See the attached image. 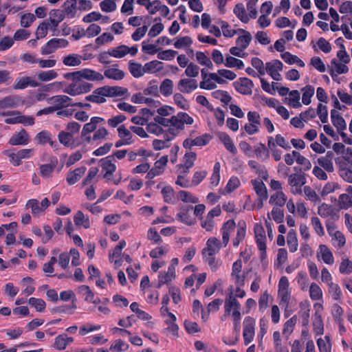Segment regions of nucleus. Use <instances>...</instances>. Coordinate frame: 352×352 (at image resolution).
I'll return each instance as SVG.
<instances>
[{
	"mask_svg": "<svg viewBox=\"0 0 352 352\" xmlns=\"http://www.w3.org/2000/svg\"><path fill=\"white\" fill-rule=\"evenodd\" d=\"M298 172L301 168L294 167ZM307 179L303 173H295L290 174L288 178V184L291 186V192L294 195H300L302 192V186L306 184Z\"/></svg>",
	"mask_w": 352,
	"mask_h": 352,
	"instance_id": "1",
	"label": "nucleus"
},
{
	"mask_svg": "<svg viewBox=\"0 0 352 352\" xmlns=\"http://www.w3.org/2000/svg\"><path fill=\"white\" fill-rule=\"evenodd\" d=\"M256 320L251 316H246L243 320V337L245 346L251 343L254 338Z\"/></svg>",
	"mask_w": 352,
	"mask_h": 352,
	"instance_id": "2",
	"label": "nucleus"
},
{
	"mask_svg": "<svg viewBox=\"0 0 352 352\" xmlns=\"http://www.w3.org/2000/svg\"><path fill=\"white\" fill-rule=\"evenodd\" d=\"M197 216H198V205L195 207L186 206L177 214V219L187 225H191L195 222Z\"/></svg>",
	"mask_w": 352,
	"mask_h": 352,
	"instance_id": "3",
	"label": "nucleus"
},
{
	"mask_svg": "<svg viewBox=\"0 0 352 352\" xmlns=\"http://www.w3.org/2000/svg\"><path fill=\"white\" fill-rule=\"evenodd\" d=\"M234 89L240 94L249 96L252 94L253 81L246 77H241L232 83Z\"/></svg>",
	"mask_w": 352,
	"mask_h": 352,
	"instance_id": "4",
	"label": "nucleus"
},
{
	"mask_svg": "<svg viewBox=\"0 0 352 352\" xmlns=\"http://www.w3.org/2000/svg\"><path fill=\"white\" fill-rule=\"evenodd\" d=\"M69 42L64 38H52L43 47H42L41 52L43 55L52 54L59 47H65L68 45Z\"/></svg>",
	"mask_w": 352,
	"mask_h": 352,
	"instance_id": "5",
	"label": "nucleus"
},
{
	"mask_svg": "<svg viewBox=\"0 0 352 352\" xmlns=\"http://www.w3.org/2000/svg\"><path fill=\"white\" fill-rule=\"evenodd\" d=\"M99 94L104 97L122 96L128 94V89L119 86H104L98 88Z\"/></svg>",
	"mask_w": 352,
	"mask_h": 352,
	"instance_id": "6",
	"label": "nucleus"
},
{
	"mask_svg": "<svg viewBox=\"0 0 352 352\" xmlns=\"http://www.w3.org/2000/svg\"><path fill=\"white\" fill-rule=\"evenodd\" d=\"M24 101L17 95H10L0 100V109L14 108L20 104H23Z\"/></svg>",
	"mask_w": 352,
	"mask_h": 352,
	"instance_id": "7",
	"label": "nucleus"
},
{
	"mask_svg": "<svg viewBox=\"0 0 352 352\" xmlns=\"http://www.w3.org/2000/svg\"><path fill=\"white\" fill-rule=\"evenodd\" d=\"M332 67L329 69V73L333 80L338 74H346L349 72V67L346 64L339 63L336 58L331 60Z\"/></svg>",
	"mask_w": 352,
	"mask_h": 352,
	"instance_id": "8",
	"label": "nucleus"
},
{
	"mask_svg": "<svg viewBox=\"0 0 352 352\" xmlns=\"http://www.w3.org/2000/svg\"><path fill=\"white\" fill-rule=\"evenodd\" d=\"M78 74L79 81H82V79L91 81L102 80L104 79L103 75L91 69H83L79 70Z\"/></svg>",
	"mask_w": 352,
	"mask_h": 352,
	"instance_id": "9",
	"label": "nucleus"
},
{
	"mask_svg": "<svg viewBox=\"0 0 352 352\" xmlns=\"http://www.w3.org/2000/svg\"><path fill=\"white\" fill-rule=\"evenodd\" d=\"M28 141L29 135L27 131L24 129H22L20 131L14 134L10 138L8 143L12 146L25 145L28 143Z\"/></svg>",
	"mask_w": 352,
	"mask_h": 352,
	"instance_id": "10",
	"label": "nucleus"
},
{
	"mask_svg": "<svg viewBox=\"0 0 352 352\" xmlns=\"http://www.w3.org/2000/svg\"><path fill=\"white\" fill-rule=\"evenodd\" d=\"M236 228V223L234 219H229L226 221L221 229L222 233V241L226 247L230 240V232Z\"/></svg>",
	"mask_w": 352,
	"mask_h": 352,
	"instance_id": "11",
	"label": "nucleus"
},
{
	"mask_svg": "<svg viewBox=\"0 0 352 352\" xmlns=\"http://www.w3.org/2000/svg\"><path fill=\"white\" fill-rule=\"evenodd\" d=\"M40 85V83L34 80L30 76H24L16 80L13 85L14 89H23L28 87H36Z\"/></svg>",
	"mask_w": 352,
	"mask_h": 352,
	"instance_id": "12",
	"label": "nucleus"
},
{
	"mask_svg": "<svg viewBox=\"0 0 352 352\" xmlns=\"http://www.w3.org/2000/svg\"><path fill=\"white\" fill-rule=\"evenodd\" d=\"M197 87V80L195 79H181L177 85L178 89L182 93H190Z\"/></svg>",
	"mask_w": 352,
	"mask_h": 352,
	"instance_id": "13",
	"label": "nucleus"
},
{
	"mask_svg": "<svg viewBox=\"0 0 352 352\" xmlns=\"http://www.w3.org/2000/svg\"><path fill=\"white\" fill-rule=\"evenodd\" d=\"M246 222L244 220H241L237 224L236 235L233 239V245L238 248L239 244L245 239L246 235Z\"/></svg>",
	"mask_w": 352,
	"mask_h": 352,
	"instance_id": "14",
	"label": "nucleus"
},
{
	"mask_svg": "<svg viewBox=\"0 0 352 352\" xmlns=\"http://www.w3.org/2000/svg\"><path fill=\"white\" fill-rule=\"evenodd\" d=\"M58 139L59 142L66 147L75 148L80 144L75 142L73 135L64 131L59 132Z\"/></svg>",
	"mask_w": 352,
	"mask_h": 352,
	"instance_id": "15",
	"label": "nucleus"
},
{
	"mask_svg": "<svg viewBox=\"0 0 352 352\" xmlns=\"http://www.w3.org/2000/svg\"><path fill=\"white\" fill-rule=\"evenodd\" d=\"M175 277V267L170 265L168 268V272L162 273L160 272L158 276L157 288H160L162 285L168 284L173 278Z\"/></svg>",
	"mask_w": 352,
	"mask_h": 352,
	"instance_id": "16",
	"label": "nucleus"
},
{
	"mask_svg": "<svg viewBox=\"0 0 352 352\" xmlns=\"http://www.w3.org/2000/svg\"><path fill=\"white\" fill-rule=\"evenodd\" d=\"M331 119L333 125L338 131H344L346 129V124L344 119L336 109L331 111Z\"/></svg>",
	"mask_w": 352,
	"mask_h": 352,
	"instance_id": "17",
	"label": "nucleus"
},
{
	"mask_svg": "<svg viewBox=\"0 0 352 352\" xmlns=\"http://www.w3.org/2000/svg\"><path fill=\"white\" fill-rule=\"evenodd\" d=\"M50 100H52L54 107H57V110H60L64 107L71 106L72 99L65 95H58L51 97Z\"/></svg>",
	"mask_w": 352,
	"mask_h": 352,
	"instance_id": "18",
	"label": "nucleus"
},
{
	"mask_svg": "<svg viewBox=\"0 0 352 352\" xmlns=\"http://www.w3.org/2000/svg\"><path fill=\"white\" fill-rule=\"evenodd\" d=\"M218 137L229 152L233 155L237 153V149L229 135L224 132H220L218 134Z\"/></svg>",
	"mask_w": 352,
	"mask_h": 352,
	"instance_id": "19",
	"label": "nucleus"
},
{
	"mask_svg": "<svg viewBox=\"0 0 352 352\" xmlns=\"http://www.w3.org/2000/svg\"><path fill=\"white\" fill-rule=\"evenodd\" d=\"M87 168L85 166H81L76 168L73 171L68 173L67 176V182L69 185H74L80 180L85 174Z\"/></svg>",
	"mask_w": 352,
	"mask_h": 352,
	"instance_id": "20",
	"label": "nucleus"
},
{
	"mask_svg": "<svg viewBox=\"0 0 352 352\" xmlns=\"http://www.w3.org/2000/svg\"><path fill=\"white\" fill-rule=\"evenodd\" d=\"M202 256L204 261L209 265L211 270L213 272L217 271L221 263L216 261L214 251L211 250L210 253L207 252V251H202Z\"/></svg>",
	"mask_w": 352,
	"mask_h": 352,
	"instance_id": "21",
	"label": "nucleus"
},
{
	"mask_svg": "<svg viewBox=\"0 0 352 352\" xmlns=\"http://www.w3.org/2000/svg\"><path fill=\"white\" fill-rule=\"evenodd\" d=\"M252 184L258 197H261V200H267V190L263 182L260 179H254L252 180Z\"/></svg>",
	"mask_w": 352,
	"mask_h": 352,
	"instance_id": "22",
	"label": "nucleus"
},
{
	"mask_svg": "<svg viewBox=\"0 0 352 352\" xmlns=\"http://www.w3.org/2000/svg\"><path fill=\"white\" fill-rule=\"evenodd\" d=\"M184 164H179L177 166L179 169H182V173H188L190 168H191L195 161L197 159V154L195 152L186 153L184 155Z\"/></svg>",
	"mask_w": 352,
	"mask_h": 352,
	"instance_id": "23",
	"label": "nucleus"
},
{
	"mask_svg": "<svg viewBox=\"0 0 352 352\" xmlns=\"http://www.w3.org/2000/svg\"><path fill=\"white\" fill-rule=\"evenodd\" d=\"M287 201V197L283 191H277L272 195L269 203L274 207L283 208Z\"/></svg>",
	"mask_w": 352,
	"mask_h": 352,
	"instance_id": "24",
	"label": "nucleus"
},
{
	"mask_svg": "<svg viewBox=\"0 0 352 352\" xmlns=\"http://www.w3.org/2000/svg\"><path fill=\"white\" fill-rule=\"evenodd\" d=\"M238 31L243 33V35L236 38V44L242 49L245 50L249 46L252 41V35L249 32L243 29H238Z\"/></svg>",
	"mask_w": 352,
	"mask_h": 352,
	"instance_id": "25",
	"label": "nucleus"
},
{
	"mask_svg": "<svg viewBox=\"0 0 352 352\" xmlns=\"http://www.w3.org/2000/svg\"><path fill=\"white\" fill-rule=\"evenodd\" d=\"M256 157L262 161L267 160L270 157V151L267 147L260 142L254 146Z\"/></svg>",
	"mask_w": 352,
	"mask_h": 352,
	"instance_id": "26",
	"label": "nucleus"
},
{
	"mask_svg": "<svg viewBox=\"0 0 352 352\" xmlns=\"http://www.w3.org/2000/svg\"><path fill=\"white\" fill-rule=\"evenodd\" d=\"M319 250L324 263L328 265H332L334 263L333 254L326 245H320Z\"/></svg>",
	"mask_w": 352,
	"mask_h": 352,
	"instance_id": "27",
	"label": "nucleus"
},
{
	"mask_svg": "<svg viewBox=\"0 0 352 352\" xmlns=\"http://www.w3.org/2000/svg\"><path fill=\"white\" fill-rule=\"evenodd\" d=\"M58 163V160L56 157H53L51 160L50 164H43L40 166L41 175L43 177H49L52 173L54 171Z\"/></svg>",
	"mask_w": 352,
	"mask_h": 352,
	"instance_id": "28",
	"label": "nucleus"
},
{
	"mask_svg": "<svg viewBox=\"0 0 352 352\" xmlns=\"http://www.w3.org/2000/svg\"><path fill=\"white\" fill-rule=\"evenodd\" d=\"M113 156H107L100 160V165L108 174H113L116 170V166L112 162Z\"/></svg>",
	"mask_w": 352,
	"mask_h": 352,
	"instance_id": "29",
	"label": "nucleus"
},
{
	"mask_svg": "<svg viewBox=\"0 0 352 352\" xmlns=\"http://www.w3.org/2000/svg\"><path fill=\"white\" fill-rule=\"evenodd\" d=\"M287 243L291 252H295L298 250V239L294 230H290L287 234Z\"/></svg>",
	"mask_w": 352,
	"mask_h": 352,
	"instance_id": "30",
	"label": "nucleus"
},
{
	"mask_svg": "<svg viewBox=\"0 0 352 352\" xmlns=\"http://www.w3.org/2000/svg\"><path fill=\"white\" fill-rule=\"evenodd\" d=\"M234 14L243 23H247L250 19L243 3L236 4L233 10Z\"/></svg>",
	"mask_w": 352,
	"mask_h": 352,
	"instance_id": "31",
	"label": "nucleus"
},
{
	"mask_svg": "<svg viewBox=\"0 0 352 352\" xmlns=\"http://www.w3.org/2000/svg\"><path fill=\"white\" fill-rule=\"evenodd\" d=\"M314 331L316 335H322L324 333V323L322 316L316 311L313 322Z\"/></svg>",
	"mask_w": 352,
	"mask_h": 352,
	"instance_id": "32",
	"label": "nucleus"
},
{
	"mask_svg": "<svg viewBox=\"0 0 352 352\" xmlns=\"http://www.w3.org/2000/svg\"><path fill=\"white\" fill-rule=\"evenodd\" d=\"M319 352H331L332 344L329 336L326 335L324 338H320L317 340Z\"/></svg>",
	"mask_w": 352,
	"mask_h": 352,
	"instance_id": "33",
	"label": "nucleus"
},
{
	"mask_svg": "<svg viewBox=\"0 0 352 352\" xmlns=\"http://www.w3.org/2000/svg\"><path fill=\"white\" fill-rule=\"evenodd\" d=\"M283 65L279 60L275 59L265 64V71L269 74L283 70Z\"/></svg>",
	"mask_w": 352,
	"mask_h": 352,
	"instance_id": "34",
	"label": "nucleus"
},
{
	"mask_svg": "<svg viewBox=\"0 0 352 352\" xmlns=\"http://www.w3.org/2000/svg\"><path fill=\"white\" fill-rule=\"evenodd\" d=\"M129 69L131 74L135 78H140L144 75V67H142L140 63L130 61L129 63Z\"/></svg>",
	"mask_w": 352,
	"mask_h": 352,
	"instance_id": "35",
	"label": "nucleus"
},
{
	"mask_svg": "<svg viewBox=\"0 0 352 352\" xmlns=\"http://www.w3.org/2000/svg\"><path fill=\"white\" fill-rule=\"evenodd\" d=\"M302 91V102L304 104L308 105L311 102V99L314 94L315 89L313 86L308 85L303 87Z\"/></svg>",
	"mask_w": 352,
	"mask_h": 352,
	"instance_id": "36",
	"label": "nucleus"
},
{
	"mask_svg": "<svg viewBox=\"0 0 352 352\" xmlns=\"http://www.w3.org/2000/svg\"><path fill=\"white\" fill-rule=\"evenodd\" d=\"M65 14L67 16L73 18L75 16L77 10L76 0H67L63 4Z\"/></svg>",
	"mask_w": 352,
	"mask_h": 352,
	"instance_id": "37",
	"label": "nucleus"
},
{
	"mask_svg": "<svg viewBox=\"0 0 352 352\" xmlns=\"http://www.w3.org/2000/svg\"><path fill=\"white\" fill-rule=\"evenodd\" d=\"M74 221L77 226H82L85 228H90V221L89 218H86L82 211H78L74 215Z\"/></svg>",
	"mask_w": 352,
	"mask_h": 352,
	"instance_id": "38",
	"label": "nucleus"
},
{
	"mask_svg": "<svg viewBox=\"0 0 352 352\" xmlns=\"http://www.w3.org/2000/svg\"><path fill=\"white\" fill-rule=\"evenodd\" d=\"M202 81L199 83V87L201 89L212 90L217 87L214 82L208 77V74L205 73L204 69H201Z\"/></svg>",
	"mask_w": 352,
	"mask_h": 352,
	"instance_id": "39",
	"label": "nucleus"
},
{
	"mask_svg": "<svg viewBox=\"0 0 352 352\" xmlns=\"http://www.w3.org/2000/svg\"><path fill=\"white\" fill-rule=\"evenodd\" d=\"M173 82L170 79H164L160 87L161 94L164 96H169L173 94Z\"/></svg>",
	"mask_w": 352,
	"mask_h": 352,
	"instance_id": "40",
	"label": "nucleus"
},
{
	"mask_svg": "<svg viewBox=\"0 0 352 352\" xmlns=\"http://www.w3.org/2000/svg\"><path fill=\"white\" fill-rule=\"evenodd\" d=\"M63 63L66 66H78L81 64V56L76 54H69L64 57Z\"/></svg>",
	"mask_w": 352,
	"mask_h": 352,
	"instance_id": "41",
	"label": "nucleus"
},
{
	"mask_svg": "<svg viewBox=\"0 0 352 352\" xmlns=\"http://www.w3.org/2000/svg\"><path fill=\"white\" fill-rule=\"evenodd\" d=\"M254 232L256 245L259 244V243H266L265 231L261 224H255Z\"/></svg>",
	"mask_w": 352,
	"mask_h": 352,
	"instance_id": "42",
	"label": "nucleus"
},
{
	"mask_svg": "<svg viewBox=\"0 0 352 352\" xmlns=\"http://www.w3.org/2000/svg\"><path fill=\"white\" fill-rule=\"evenodd\" d=\"M104 76L106 78L116 80H122L124 77V72L118 69L111 68L104 71Z\"/></svg>",
	"mask_w": 352,
	"mask_h": 352,
	"instance_id": "43",
	"label": "nucleus"
},
{
	"mask_svg": "<svg viewBox=\"0 0 352 352\" xmlns=\"http://www.w3.org/2000/svg\"><path fill=\"white\" fill-rule=\"evenodd\" d=\"M293 154L296 157V162L302 166L304 171L309 170L311 168L310 161L302 155L298 151H293Z\"/></svg>",
	"mask_w": 352,
	"mask_h": 352,
	"instance_id": "44",
	"label": "nucleus"
},
{
	"mask_svg": "<svg viewBox=\"0 0 352 352\" xmlns=\"http://www.w3.org/2000/svg\"><path fill=\"white\" fill-rule=\"evenodd\" d=\"M212 96L225 104H228L232 100V97L227 91L216 90L212 92Z\"/></svg>",
	"mask_w": 352,
	"mask_h": 352,
	"instance_id": "45",
	"label": "nucleus"
},
{
	"mask_svg": "<svg viewBox=\"0 0 352 352\" xmlns=\"http://www.w3.org/2000/svg\"><path fill=\"white\" fill-rule=\"evenodd\" d=\"M76 309V304L73 301L72 305H64L60 306H57L54 307L52 311L53 313H59V314H73L74 313V310Z\"/></svg>",
	"mask_w": 352,
	"mask_h": 352,
	"instance_id": "46",
	"label": "nucleus"
},
{
	"mask_svg": "<svg viewBox=\"0 0 352 352\" xmlns=\"http://www.w3.org/2000/svg\"><path fill=\"white\" fill-rule=\"evenodd\" d=\"M309 296L312 300H318L322 298V291L318 284L315 283L311 284Z\"/></svg>",
	"mask_w": 352,
	"mask_h": 352,
	"instance_id": "47",
	"label": "nucleus"
},
{
	"mask_svg": "<svg viewBox=\"0 0 352 352\" xmlns=\"http://www.w3.org/2000/svg\"><path fill=\"white\" fill-rule=\"evenodd\" d=\"M224 64L227 67L230 68L236 67L237 69H243L244 67V63L241 60L231 56H226Z\"/></svg>",
	"mask_w": 352,
	"mask_h": 352,
	"instance_id": "48",
	"label": "nucleus"
},
{
	"mask_svg": "<svg viewBox=\"0 0 352 352\" xmlns=\"http://www.w3.org/2000/svg\"><path fill=\"white\" fill-rule=\"evenodd\" d=\"M57 76L58 73L54 70L41 71L37 74L38 79L43 82L52 80Z\"/></svg>",
	"mask_w": 352,
	"mask_h": 352,
	"instance_id": "49",
	"label": "nucleus"
},
{
	"mask_svg": "<svg viewBox=\"0 0 352 352\" xmlns=\"http://www.w3.org/2000/svg\"><path fill=\"white\" fill-rule=\"evenodd\" d=\"M36 138L38 140V143L41 144H45L48 142L52 146H54V142L51 139V134L47 131H42L39 132Z\"/></svg>",
	"mask_w": 352,
	"mask_h": 352,
	"instance_id": "50",
	"label": "nucleus"
},
{
	"mask_svg": "<svg viewBox=\"0 0 352 352\" xmlns=\"http://www.w3.org/2000/svg\"><path fill=\"white\" fill-rule=\"evenodd\" d=\"M329 292L335 300L340 301L342 298V293L340 286L338 284L332 283L328 285Z\"/></svg>",
	"mask_w": 352,
	"mask_h": 352,
	"instance_id": "51",
	"label": "nucleus"
},
{
	"mask_svg": "<svg viewBox=\"0 0 352 352\" xmlns=\"http://www.w3.org/2000/svg\"><path fill=\"white\" fill-rule=\"evenodd\" d=\"M220 168L221 164L217 162L213 167V172L210 177V183L212 186H217L220 181Z\"/></svg>",
	"mask_w": 352,
	"mask_h": 352,
	"instance_id": "52",
	"label": "nucleus"
},
{
	"mask_svg": "<svg viewBox=\"0 0 352 352\" xmlns=\"http://www.w3.org/2000/svg\"><path fill=\"white\" fill-rule=\"evenodd\" d=\"M221 28L222 30L223 35L227 38H231L234 36L238 31V30H234L230 28L229 23L225 21H221Z\"/></svg>",
	"mask_w": 352,
	"mask_h": 352,
	"instance_id": "53",
	"label": "nucleus"
},
{
	"mask_svg": "<svg viewBox=\"0 0 352 352\" xmlns=\"http://www.w3.org/2000/svg\"><path fill=\"white\" fill-rule=\"evenodd\" d=\"M162 193L165 202L173 203L175 200V192L172 187L165 186L162 190Z\"/></svg>",
	"mask_w": 352,
	"mask_h": 352,
	"instance_id": "54",
	"label": "nucleus"
},
{
	"mask_svg": "<svg viewBox=\"0 0 352 352\" xmlns=\"http://www.w3.org/2000/svg\"><path fill=\"white\" fill-rule=\"evenodd\" d=\"M303 191L307 200H310L313 202H317L320 201V198L316 191L309 186H304Z\"/></svg>",
	"mask_w": 352,
	"mask_h": 352,
	"instance_id": "55",
	"label": "nucleus"
},
{
	"mask_svg": "<svg viewBox=\"0 0 352 352\" xmlns=\"http://www.w3.org/2000/svg\"><path fill=\"white\" fill-rule=\"evenodd\" d=\"M97 91H98V89H95L91 95L85 97V100L89 102L97 104H102L105 102V98L104 96H102V94H99V93Z\"/></svg>",
	"mask_w": 352,
	"mask_h": 352,
	"instance_id": "56",
	"label": "nucleus"
},
{
	"mask_svg": "<svg viewBox=\"0 0 352 352\" xmlns=\"http://www.w3.org/2000/svg\"><path fill=\"white\" fill-rule=\"evenodd\" d=\"M333 245L338 248H342L346 243L344 235L340 231L336 232L331 236Z\"/></svg>",
	"mask_w": 352,
	"mask_h": 352,
	"instance_id": "57",
	"label": "nucleus"
},
{
	"mask_svg": "<svg viewBox=\"0 0 352 352\" xmlns=\"http://www.w3.org/2000/svg\"><path fill=\"white\" fill-rule=\"evenodd\" d=\"M162 63L158 60H152L146 63L144 67L145 73H152L160 71L162 67H159V65H162Z\"/></svg>",
	"mask_w": 352,
	"mask_h": 352,
	"instance_id": "58",
	"label": "nucleus"
},
{
	"mask_svg": "<svg viewBox=\"0 0 352 352\" xmlns=\"http://www.w3.org/2000/svg\"><path fill=\"white\" fill-rule=\"evenodd\" d=\"M240 184L239 179L236 176H232L228 180L225 189L227 192H231L236 190Z\"/></svg>",
	"mask_w": 352,
	"mask_h": 352,
	"instance_id": "59",
	"label": "nucleus"
},
{
	"mask_svg": "<svg viewBox=\"0 0 352 352\" xmlns=\"http://www.w3.org/2000/svg\"><path fill=\"white\" fill-rule=\"evenodd\" d=\"M316 114L319 116L320 121L322 123H326L328 121V111L327 107L321 103H319L317 108Z\"/></svg>",
	"mask_w": 352,
	"mask_h": 352,
	"instance_id": "60",
	"label": "nucleus"
},
{
	"mask_svg": "<svg viewBox=\"0 0 352 352\" xmlns=\"http://www.w3.org/2000/svg\"><path fill=\"white\" fill-rule=\"evenodd\" d=\"M272 216L274 221L277 223H280L283 221L284 212L282 208L274 207L272 210Z\"/></svg>",
	"mask_w": 352,
	"mask_h": 352,
	"instance_id": "61",
	"label": "nucleus"
},
{
	"mask_svg": "<svg viewBox=\"0 0 352 352\" xmlns=\"http://www.w3.org/2000/svg\"><path fill=\"white\" fill-rule=\"evenodd\" d=\"M251 64L258 72V74L261 76L265 75V69L264 67L263 62L261 59L257 57H254L251 60Z\"/></svg>",
	"mask_w": 352,
	"mask_h": 352,
	"instance_id": "62",
	"label": "nucleus"
},
{
	"mask_svg": "<svg viewBox=\"0 0 352 352\" xmlns=\"http://www.w3.org/2000/svg\"><path fill=\"white\" fill-rule=\"evenodd\" d=\"M310 64L320 72L322 73L326 71V67L323 61L318 56L312 57L311 58Z\"/></svg>",
	"mask_w": 352,
	"mask_h": 352,
	"instance_id": "63",
	"label": "nucleus"
},
{
	"mask_svg": "<svg viewBox=\"0 0 352 352\" xmlns=\"http://www.w3.org/2000/svg\"><path fill=\"white\" fill-rule=\"evenodd\" d=\"M339 271L341 274H349L352 272V261L344 259L340 263Z\"/></svg>",
	"mask_w": 352,
	"mask_h": 352,
	"instance_id": "64",
	"label": "nucleus"
}]
</instances>
